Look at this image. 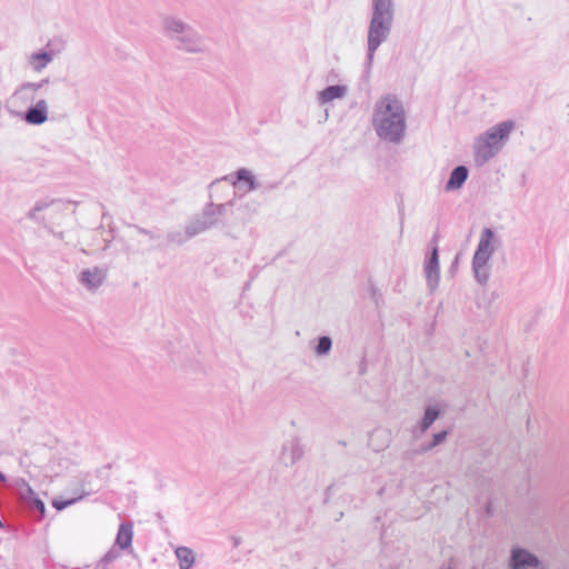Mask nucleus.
Masks as SVG:
<instances>
[{
	"instance_id": "1",
	"label": "nucleus",
	"mask_w": 569,
	"mask_h": 569,
	"mask_svg": "<svg viewBox=\"0 0 569 569\" xmlns=\"http://www.w3.org/2000/svg\"><path fill=\"white\" fill-rule=\"evenodd\" d=\"M372 126L381 140L396 144L400 143L407 129L402 101L393 94L381 98L373 109Z\"/></svg>"
},
{
	"instance_id": "2",
	"label": "nucleus",
	"mask_w": 569,
	"mask_h": 569,
	"mask_svg": "<svg viewBox=\"0 0 569 569\" xmlns=\"http://www.w3.org/2000/svg\"><path fill=\"white\" fill-rule=\"evenodd\" d=\"M371 4L372 14L367 37L368 67L372 64L375 52L388 39L395 17L393 0H371Z\"/></svg>"
},
{
	"instance_id": "3",
	"label": "nucleus",
	"mask_w": 569,
	"mask_h": 569,
	"mask_svg": "<svg viewBox=\"0 0 569 569\" xmlns=\"http://www.w3.org/2000/svg\"><path fill=\"white\" fill-rule=\"evenodd\" d=\"M161 31L179 51L199 54L207 50L203 36L191 24L176 16H164L162 18Z\"/></svg>"
},
{
	"instance_id": "4",
	"label": "nucleus",
	"mask_w": 569,
	"mask_h": 569,
	"mask_svg": "<svg viewBox=\"0 0 569 569\" xmlns=\"http://www.w3.org/2000/svg\"><path fill=\"white\" fill-rule=\"evenodd\" d=\"M234 206V197L223 203H214L209 191V201L201 212L188 222V234L198 236L210 229L226 227L223 217Z\"/></svg>"
},
{
	"instance_id": "5",
	"label": "nucleus",
	"mask_w": 569,
	"mask_h": 569,
	"mask_svg": "<svg viewBox=\"0 0 569 569\" xmlns=\"http://www.w3.org/2000/svg\"><path fill=\"white\" fill-rule=\"evenodd\" d=\"M512 129L513 122L507 120L491 127L483 134L479 136L475 142L476 162L482 166L492 159L502 148Z\"/></svg>"
},
{
	"instance_id": "6",
	"label": "nucleus",
	"mask_w": 569,
	"mask_h": 569,
	"mask_svg": "<svg viewBox=\"0 0 569 569\" xmlns=\"http://www.w3.org/2000/svg\"><path fill=\"white\" fill-rule=\"evenodd\" d=\"M495 239V231L491 228H483L480 233V239L472 257V271L475 279L481 286L487 284L490 277L489 260L495 252L492 241Z\"/></svg>"
},
{
	"instance_id": "7",
	"label": "nucleus",
	"mask_w": 569,
	"mask_h": 569,
	"mask_svg": "<svg viewBox=\"0 0 569 569\" xmlns=\"http://www.w3.org/2000/svg\"><path fill=\"white\" fill-rule=\"evenodd\" d=\"M439 234L435 233L430 243L432 244L430 254L426 258L423 270L427 281V287L430 292H433L439 284L440 267H439V249H438Z\"/></svg>"
},
{
	"instance_id": "8",
	"label": "nucleus",
	"mask_w": 569,
	"mask_h": 569,
	"mask_svg": "<svg viewBox=\"0 0 569 569\" xmlns=\"http://www.w3.org/2000/svg\"><path fill=\"white\" fill-rule=\"evenodd\" d=\"M540 560L538 557L525 548L515 547L511 549L509 567L510 569H532L538 568Z\"/></svg>"
},
{
	"instance_id": "9",
	"label": "nucleus",
	"mask_w": 569,
	"mask_h": 569,
	"mask_svg": "<svg viewBox=\"0 0 569 569\" xmlns=\"http://www.w3.org/2000/svg\"><path fill=\"white\" fill-rule=\"evenodd\" d=\"M305 456V448L298 437H293L282 445L280 460L286 466H293Z\"/></svg>"
},
{
	"instance_id": "10",
	"label": "nucleus",
	"mask_w": 569,
	"mask_h": 569,
	"mask_svg": "<svg viewBox=\"0 0 569 569\" xmlns=\"http://www.w3.org/2000/svg\"><path fill=\"white\" fill-rule=\"evenodd\" d=\"M107 279V270L100 267L83 269L79 282L88 290H97Z\"/></svg>"
},
{
	"instance_id": "11",
	"label": "nucleus",
	"mask_w": 569,
	"mask_h": 569,
	"mask_svg": "<svg viewBox=\"0 0 569 569\" xmlns=\"http://www.w3.org/2000/svg\"><path fill=\"white\" fill-rule=\"evenodd\" d=\"M221 180H224V181H231L232 186L233 187H238L239 183L241 181L246 182L247 183V191H253V190H257L258 188H260V183L257 182L254 176L252 174V172L247 169V168H240L236 171L234 173V179L231 180V176H224L220 179H216L214 181H212L209 186H208V189H211L214 184H217L218 182H220Z\"/></svg>"
},
{
	"instance_id": "12",
	"label": "nucleus",
	"mask_w": 569,
	"mask_h": 569,
	"mask_svg": "<svg viewBox=\"0 0 569 569\" xmlns=\"http://www.w3.org/2000/svg\"><path fill=\"white\" fill-rule=\"evenodd\" d=\"M56 200H39L34 203L31 210L27 213V218L30 220H33L38 223H40L44 229H47L50 233L56 236L59 239H63V232H54L51 227L48 226V223L44 220V217H39L38 213L47 208H49L51 204H53Z\"/></svg>"
},
{
	"instance_id": "13",
	"label": "nucleus",
	"mask_w": 569,
	"mask_h": 569,
	"mask_svg": "<svg viewBox=\"0 0 569 569\" xmlns=\"http://www.w3.org/2000/svg\"><path fill=\"white\" fill-rule=\"evenodd\" d=\"M48 119V106L46 100H39L34 106H30L26 113L24 120L29 124L39 126L47 121Z\"/></svg>"
},
{
	"instance_id": "14",
	"label": "nucleus",
	"mask_w": 569,
	"mask_h": 569,
	"mask_svg": "<svg viewBox=\"0 0 569 569\" xmlns=\"http://www.w3.org/2000/svg\"><path fill=\"white\" fill-rule=\"evenodd\" d=\"M468 177H469V169L463 164L457 166L450 172L449 179L445 186V190L446 191H455V190L462 188V186L467 181Z\"/></svg>"
},
{
	"instance_id": "15",
	"label": "nucleus",
	"mask_w": 569,
	"mask_h": 569,
	"mask_svg": "<svg viewBox=\"0 0 569 569\" xmlns=\"http://www.w3.org/2000/svg\"><path fill=\"white\" fill-rule=\"evenodd\" d=\"M448 430H442L432 436V440L430 442L421 445L419 448L413 450H408L403 453L405 459H412L416 455L426 453L437 446L441 445L448 437Z\"/></svg>"
},
{
	"instance_id": "16",
	"label": "nucleus",
	"mask_w": 569,
	"mask_h": 569,
	"mask_svg": "<svg viewBox=\"0 0 569 569\" xmlns=\"http://www.w3.org/2000/svg\"><path fill=\"white\" fill-rule=\"evenodd\" d=\"M133 527L131 522H121L114 540V546L121 550L131 548Z\"/></svg>"
},
{
	"instance_id": "17",
	"label": "nucleus",
	"mask_w": 569,
	"mask_h": 569,
	"mask_svg": "<svg viewBox=\"0 0 569 569\" xmlns=\"http://www.w3.org/2000/svg\"><path fill=\"white\" fill-rule=\"evenodd\" d=\"M347 88L345 86L335 84L328 86L319 92L318 100L321 104L328 103L335 99H340L346 96Z\"/></svg>"
},
{
	"instance_id": "18",
	"label": "nucleus",
	"mask_w": 569,
	"mask_h": 569,
	"mask_svg": "<svg viewBox=\"0 0 569 569\" xmlns=\"http://www.w3.org/2000/svg\"><path fill=\"white\" fill-rule=\"evenodd\" d=\"M440 410L435 406H428L425 409L423 417L419 423V431L420 433L426 432L432 423L439 418Z\"/></svg>"
},
{
	"instance_id": "19",
	"label": "nucleus",
	"mask_w": 569,
	"mask_h": 569,
	"mask_svg": "<svg viewBox=\"0 0 569 569\" xmlns=\"http://www.w3.org/2000/svg\"><path fill=\"white\" fill-rule=\"evenodd\" d=\"M176 556L179 560L180 569H190L194 563V552L188 547H178Z\"/></svg>"
},
{
	"instance_id": "20",
	"label": "nucleus",
	"mask_w": 569,
	"mask_h": 569,
	"mask_svg": "<svg viewBox=\"0 0 569 569\" xmlns=\"http://www.w3.org/2000/svg\"><path fill=\"white\" fill-rule=\"evenodd\" d=\"M17 491L23 505L29 503L30 500L37 496L31 486L24 479L18 480Z\"/></svg>"
},
{
	"instance_id": "21",
	"label": "nucleus",
	"mask_w": 569,
	"mask_h": 569,
	"mask_svg": "<svg viewBox=\"0 0 569 569\" xmlns=\"http://www.w3.org/2000/svg\"><path fill=\"white\" fill-rule=\"evenodd\" d=\"M120 550L121 549L116 546H112L97 562L93 569H108V566L120 557Z\"/></svg>"
},
{
	"instance_id": "22",
	"label": "nucleus",
	"mask_w": 569,
	"mask_h": 569,
	"mask_svg": "<svg viewBox=\"0 0 569 569\" xmlns=\"http://www.w3.org/2000/svg\"><path fill=\"white\" fill-rule=\"evenodd\" d=\"M24 506L38 519H42L46 515V505L38 496L32 498L30 502L26 503Z\"/></svg>"
},
{
	"instance_id": "23",
	"label": "nucleus",
	"mask_w": 569,
	"mask_h": 569,
	"mask_svg": "<svg viewBox=\"0 0 569 569\" xmlns=\"http://www.w3.org/2000/svg\"><path fill=\"white\" fill-rule=\"evenodd\" d=\"M196 236L188 234V224L184 228V232L181 231H171L167 233V242L174 243L181 246L186 243L189 239L194 238Z\"/></svg>"
},
{
	"instance_id": "24",
	"label": "nucleus",
	"mask_w": 569,
	"mask_h": 569,
	"mask_svg": "<svg viewBox=\"0 0 569 569\" xmlns=\"http://www.w3.org/2000/svg\"><path fill=\"white\" fill-rule=\"evenodd\" d=\"M331 348V338L329 336H321L318 338L317 345L315 347V352L319 357L327 356L330 352Z\"/></svg>"
},
{
	"instance_id": "25",
	"label": "nucleus",
	"mask_w": 569,
	"mask_h": 569,
	"mask_svg": "<svg viewBox=\"0 0 569 569\" xmlns=\"http://www.w3.org/2000/svg\"><path fill=\"white\" fill-rule=\"evenodd\" d=\"M80 499H82V496L81 497H78V498H71V499H67V500H59V499H54L52 501V506L58 510V511H61L63 509H66L67 507L76 503L77 501H79Z\"/></svg>"
},
{
	"instance_id": "26",
	"label": "nucleus",
	"mask_w": 569,
	"mask_h": 569,
	"mask_svg": "<svg viewBox=\"0 0 569 569\" xmlns=\"http://www.w3.org/2000/svg\"><path fill=\"white\" fill-rule=\"evenodd\" d=\"M34 60H40V64L37 66V69L46 67L52 60V53L47 51H41L33 54Z\"/></svg>"
},
{
	"instance_id": "27",
	"label": "nucleus",
	"mask_w": 569,
	"mask_h": 569,
	"mask_svg": "<svg viewBox=\"0 0 569 569\" xmlns=\"http://www.w3.org/2000/svg\"><path fill=\"white\" fill-rule=\"evenodd\" d=\"M130 227L133 228L138 233L149 237L151 240H156V239L160 238V236L158 233H156L154 231L146 229L138 224H130Z\"/></svg>"
},
{
	"instance_id": "28",
	"label": "nucleus",
	"mask_w": 569,
	"mask_h": 569,
	"mask_svg": "<svg viewBox=\"0 0 569 569\" xmlns=\"http://www.w3.org/2000/svg\"><path fill=\"white\" fill-rule=\"evenodd\" d=\"M369 290L376 306L379 307L380 301H382L381 292L376 288V286L372 282H370L369 284Z\"/></svg>"
},
{
	"instance_id": "29",
	"label": "nucleus",
	"mask_w": 569,
	"mask_h": 569,
	"mask_svg": "<svg viewBox=\"0 0 569 569\" xmlns=\"http://www.w3.org/2000/svg\"><path fill=\"white\" fill-rule=\"evenodd\" d=\"M242 208L246 210V211H250V212H256L257 209H258V203L256 201H249V202H246Z\"/></svg>"
},
{
	"instance_id": "30",
	"label": "nucleus",
	"mask_w": 569,
	"mask_h": 569,
	"mask_svg": "<svg viewBox=\"0 0 569 569\" xmlns=\"http://www.w3.org/2000/svg\"><path fill=\"white\" fill-rule=\"evenodd\" d=\"M231 541H232V546H233L234 548H237V547H239V546H240V543H241V538H240V537H237V536H232V537H231Z\"/></svg>"
},
{
	"instance_id": "31",
	"label": "nucleus",
	"mask_w": 569,
	"mask_h": 569,
	"mask_svg": "<svg viewBox=\"0 0 569 569\" xmlns=\"http://www.w3.org/2000/svg\"><path fill=\"white\" fill-rule=\"evenodd\" d=\"M48 82V80H42L40 83H29L28 86L38 89L41 88L43 83Z\"/></svg>"
},
{
	"instance_id": "32",
	"label": "nucleus",
	"mask_w": 569,
	"mask_h": 569,
	"mask_svg": "<svg viewBox=\"0 0 569 569\" xmlns=\"http://www.w3.org/2000/svg\"><path fill=\"white\" fill-rule=\"evenodd\" d=\"M486 512H487L488 515H492L491 503H488V505L486 506Z\"/></svg>"
},
{
	"instance_id": "33",
	"label": "nucleus",
	"mask_w": 569,
	"mask_h": 569,
	"mask_svg": "<svg viewBox=\"0 0 569 569\" xmlns=\"http://www.w3.org/2000/svg\"><path fill=\"white\" fill-rule=\"evenodd\" d=\"M7 477L0 471V482H6Z\"/></svg>"
},
{
	"instance_id": "34",
	"label": "nucleus",
	"mask_w": 569,
	"mask_h": 569,
	"mask_svg": "<svg viewBox=\"0 0 569 569\" xmlns=\"http://www.w3.org/2000/svg\"><path fill=\"white\" fill-rule=\"evenodd\" d=\"M277 187H278V183L276 182V183H271L268 188L269 189H273V188H277Z\"/></svg>"
},
{
	"instance_id": "35",
	"label": "nucleus",
	"mask_w": 569,
	"mask_h": 569,
	"mask_svg": "<svg viewBox=\"0 0 569 569\" xmlns=\"http://www.w3.org/2000/svg\"><path fill=\"white\" fill-rule=\"evenodd\" d=\"M338 443H339L340 446H343V447H346V446H347V442H346V441H343V440H339V441H338Z\"/></svg>"
}]
</instances>
